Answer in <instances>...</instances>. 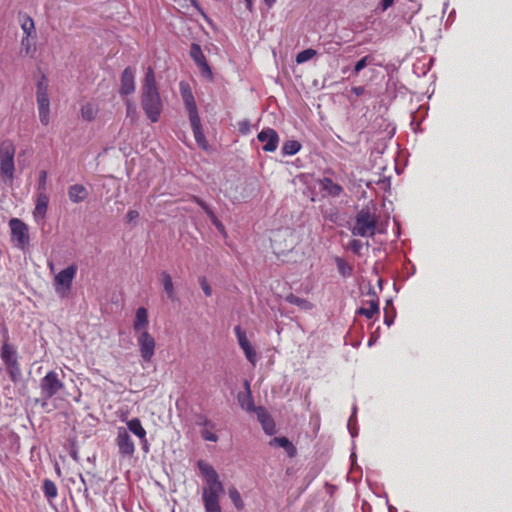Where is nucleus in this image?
<instances>
[{
	"label": "nucleus",
	"instance_id": "f257e3e1",
	"mask_svg": "<svg viewBox=\"0 0 512 512\" xmlns=\"http://www.w3.org/2000/svg\"><path fill=\"white\" fill-rule=\"evenodd\" d=\"M197 467L205 480V486L202 491L205 512H222L220 496L224 494V486L219 479L218 473L211 464L204 460H199Z\"/></svg>",
	"mask_w": 512,
	"mask_h": 512
},
{
	"label": "nucleus",
	"instance_id": "f03ea898",
	"mask_svg": "<svg viewBox=\"0 0 512 512\" xmlns=\"http://www.w3.org/2000/svg\"><path fill=\"white\" fill-rule=\"evenodd\" d=\"M378 216L374 205L362 208L355 217L351 230L354 236L373 237L376 234Z\"/></svg>",
	"mask_w": 512,
	"mask_h": 512
},
{
	"label": "nucleus",
	"instance_id": "7ed1b4c3",
	"mask_svg": "<svg viewBox=\"0 0 512 512\" xmlns=\"http://www.w3.org/2000/svg\"><path fill=\"white\" fill-rule=\"evenodd\" d=\"M15 146L11 140H4L0 143V176L9 182L14 178V156Z\"/></svg>",
	"mask_w": 512,
	"mask_h": 512
},
{
	"label": "nucleus",
	"instance_id": "20e7f679",
	"mask_svg": "<svg viewBox=\"0 0 512 512\" xmlns=\"http://www.w3.org/2000/svg\"><path fill=\"white\" fill-rule=\"evenodd\" d=\"M141 105L145 115L152 123L159 121L163 111V102L158 90L142 92Z\"/></svg>",
	"mask_w": 512,
	"mask_h": 512
},
{
	"label": "nucleus",
	"instance_id": "39448f33",
	"mask_svg": "<svg viewBox=\"0 0 512 512\" xmlns=\"http://www.w3.org/2000/svg\"><path fill=\"white\" fill-rule=\"evenodd\" d=\"M64 388L60 374L56 371H49L40 382L41 396L44 400L51 399Z\"/></svg>",
	"mask_w": 512,
	"mask_h": 512
},
{
	"label": "nucleus",
	"instance_id": "423d86ee",
	"mask_svg": "<svg viewBox=\"0 0 512 512\" xmlns=\"http://www.w3.org/2000/svg\"><path fill=\"white\" fill-rule=\"evenodd\" d=\"M77 274V266L72 264L61 270L54 278L55 290L58 294L64 296L72 287V282Z\"/></svg>",
	"mask_w": 512,
	"mask_h": 512
},
{
	"label": "nucleus",
	"instance_id": "0eeeda50",
	"mask_svg": "<svg viewBox=\"0 0 512 512\" xmlns=\"http://www.w3.org/2000/svg\"><path fill=\"white\" fill-rule=\"evenodd\" d=\"M12 238L16 240L17 246L24 248L29 244V233L27 225L18 218H12L9 221Z\"/></svg>",
	"mask_w": 512,
	"mask_h": 512
},
{
	"label": "nucleus",
	"instance_id": "6e6552de",
	"mask_svg": "<svg viewBox=\"0 0 512 512\" xmlns=\"http://www.w3.org/2000/svg\"><path fill=\"white\" fill-rule=\"evenodd\" d=\"M116 444L119 453L123 456L131 457L135 452V444L128 433V430L124 427L117 428Z\"/></svg>",
	"mask_w": 512,
	"mask_h": 512
},
{
	"label": "nucleus",
	"instance_id": "1a4fd4ad",
	"mask_svg": "<svg viewBox=\"0 0 512 512\" xmlns=\"http://www.w3.org/2000/svg\"><path fill=\"white\" fill-rule=\"evenodd\" d=\"M179 88L189 118L199 116L196 101L189 84L187 82L181 81Z\"/></svg>",
	"mask_w": 512,
	"mask_h": 512
},
{
	"label": "nucleus",
	"instance_id": "9d476101",
	"mask_svg": "<svg viewBox=\"0 0 512 512\" xmlns=\"http://www.w3.org/2000/svg\"><path fill=\"white\" fill-rule=\"evenodd\" d=\"M257 139L264 143L263 150L266 152H274L279 143V136L272 128H264L257 135Z\"/></svg>",
	"mask_w": 512,
	"mask_h": 512
},
{
	"label": "nucleus",
	"instance_id": "9b49d317",
	"mask_svg": "<svg viewBox=\"0 0 512 512\" xmlns=\"http://www.w3.org/2000/svg\"><path fill=\"white\" fill-rule=\"evenodd\" d=\"M6 370L13 382H17L21 378V368L18 363L17 354H1Z\"/></svg>",
	"mask_w": 512,
	"mask_h": 512
},
{
	"label": "nucleus",
	"instance_id": "f8f14e48",
	"mask_svg": "<svg viewBox=\"0 0 512 512\" xmlns=\"http://www.w3.org/2000/svg\"><path fill=\"white\" fill-rule=\"evenodd\" d=\"M190 56L199 67L203 75H207L209 77L212 76V72L207 63L206 57L200 47V45L193 43L190 48Z\"/></svg>",
	"mask_w": 512,
	"mask_h": 512
},
{
	"label": "nucleus",
	"instance_id": "ddd939ff",
	"mask_svg": "<svg viewBox=\"0 0 512 512\" xmlns=\"http://www.w3.org/2000/svg\"><path fill=\"white\" fill-rule=\"evenodd\" d=\"M39 119L43 125L50 123V102L48 93H36Z\"/></svg>",
	"mask_w": 512,
	"mask_h": 512
},
{
	"label": "nucleus",
	"instance_id": "4468645a",
	"mask_svg": "<svg viewBox=\"0 0 512 512\" xmlns=\"http://www.w3.org/2000/svg\"><path fill=\"white\" fill-rule=\"evenodd\" d=\"M135 91L134 73L131 67H126L121 75L119 92L121 95H130Z\"/></svg>",
	"mask_w": 512,
	"mask_h": 512
},
{
	"label": "nucleus",
	"instance_id": "2eb2a0df",
	"mask_svg": "<svg viewBox=\"0 0 512 512\" xmlns=\"http://www.w3.org/2000/svg\"><path fill=\"white\" fill-rule=\"evenodd\" d=\"M48 204H49L48 195L44 192H39L36 197L35 208L33 211V216H34L35 221L38 222V221H42L45 219L46 214H47Z\"/></svg>",
	"mask_w": 512,
	"mask_h": 512
},
{
	"label": "nucleus",
	"instance_id": "dca6fc26",
	"mask_svg": "<svg viewBox=\"0 0 512 512\" xmlns=\"http://www.w3.org/2000/svg\"><path fill=\"white\" fill-rule=\"evenodd\" d=\"M189 121L191 124V128H192L196 143L198 144V146L200 148L206 150L208 148V142L203 133L200 117L194 116L192 118H189Z\"/></svg>",
	"mask_w": 512,
	"mask_h": 512
},
{
	"label": "nucleus",
	"instance_id": "f3484780",
	"mask_svg": "<svg viewBox=\"0 0 512 512\" xmlns=\"http://www.w3.org/2000/svg\"><path fill=\"white\" fill-rule=\"evenodd\" d=\"M258 421L260 422L266 434L272 435L275 433V422L272 417L267 413L263 407H258L255 411Z\"/></svg>",
	"mask_w": 512,
	"mask_h": 512
},
{
	"label": "nucleus",
	"instance_id": "a211bd4d",
	"mask_svg": "<svg viewBox=\"0 0 512 512\" xmlns=\"http://www.w3.org/2000/svg\"><path fill=\"white\" fill-rule=\"evenodd\" d=\"M149 325L148 311L144 307H139L135 312V318L133 321V329L136 333L146 331Z\"/></svg>",
	"mask_w": 512,
	"mask_h": 512
},
{
	"label": "nucleus",
	"instance_id": "6ab92c4d",
	"mask_svg": "<svg viewBox=\"0 0 512 512\" xmlns=\"http://www.w3.org/2000/svg\"><path fill=\"white\" fill-rule=\"evenodd\" d=\"M245 392H241L238 394V402L241 406V408L251 412L256 411L257 408L254 405L253 397L251 395L250 391V384L248 381H245Z\"/></svg>",
	"mask_w": 512,
	"mask_h": 512
},
{
	"label": "nucleus",
	"instance_id": "aec40b11",
	"mask_svg": "<svg viewBox=\"0 0 512 512\" xmlns=\"http://www.w3.org/2000/svg\"><path fill=\"white\" fill-rule=\"evenodd\" d=\"M191 200L198 204L206 213V215L211 220L212 224L220 231H224V225L221 223V221L217 218L213 210L198 196L193 195L191 197Z\"/></svg>",
	"mask_w": 512,
	"mask_h": 512
},
{
	"label": "nucleus",
	"instance_id": "412c9836",
	"mask_svg": "<svg viewBox=\"0 0 512 512\" xmlns=\"http://www.w3.org/2000/svg\"><path fill=\"white\" fill-rule=\"evenodd\" d=\"M68 197L73 203L83 202L88 197V191L82 184H74L68 188Z\"/></svg>",
	"mask_w": 512,
	"mask_h": 512
},
{
	"label": "nucleus",
	"instance_id": "4be33fe9",
	"mask_svg": "<svg viewBox=\"0 0 512 512\" xmlns=\"http://www.w3.org/2000/svg\"><path fill=\"white\" fill-rule=\"evenodd\" d=\"M127 429L132 432L135 436H137L140 441L145 446L147 444V438H146V430L141 424V421L139 418H132L126 423Z\"/></svg>",
	"mask_w": 512,
	"mask_h": 512
},
{
	"label": "nucleus",
	"instance_id": "5701e85b",
	"mask_svg": "<svg viewBox=\"0 0 512 512\" xmlns=\"http://www.w3.org/2000/svg\"><path fill=\"white\" fill-rule=\"evenodd\" d=\"M319 185L322 191L333 197L339 196L343 191L341 185L335 183L331 178L328 177H324L323 179L319 180Z\"/></svg>",
	"mask_w": 512,
	"mask_h": 512
},
{
	"label": "nucleus",
	"instance_id": "b1692460",
	"mask_svg": "<svg viewBox=\"0 0 512 512\" xmlns=\"http://www.w3.org/2000/svg\"><path fill=\"white\" fill-rule=\"evenodd\" d=\"M160 278H161V283L163 285V289H164L167 297L171 301L176 300L177 299L176 291H175V287H174L171 275L167 271H162L160 274Z\"/></svg>",
	"mask_w": 512,
	"mask_h": 512
},
{
	"label": "nucleus",
	"instance_id": "393cba45",
	"mask_svg": "<svg viewBox=\"0 0 512 512\" xmlns=\"http://www.w3.org/2000/svg\"><path fill=\"white\" fill-rule=\"evenodd\" d=\"M138 333L139 335L137 341L140 346L141 352H154V338L147 331H141Z\"/></svg>",
	"mask_w": 512,
	"mask_h": 512
},
{
	"label": "nucleus",
	"instance_id": "a878e982",
	"mask_svg": "<svg viewBox=\"0 0 512 512\" xmlns=\"http://www.w3.org/2000/svg\"><path fill=\"white\" fill-rule=\"evenodd\" d=\"M269 445L283 448L289 457H294L297 453L295 446L287 437H275L269 442Z\"/></svg>",
	"mask_w": 512,
	"mask_h": 512
},
{
	"label": "nucleus",
	"instance_id": "bb28decb",
	"mask_svg": "<svg viewBox=\"0 0 512 512\" xmlns=\"http://www.w3.org/2000/svg\"><path fill=\"white\" fill-rule=\"evenodd\" d=\"M18 21L25 34V36L35 35V23L34 20L26 13H19Z\"/></svg>",
	"mask_w": 512,
	"mask_h": 512
},
{
	"label": "nucleus",
	"instance_id": "cd10ccee",
	"mask_svg": "<svg viewBox=\"0 0 512 512\" xmlns=\"http://www.w3.org/2000/svg\"><path fill=\"white\" fill-rule=\"evenodd\" d=\"M366 306L359 309V314L364 315L368 319H372L379 313V304L377 299H371L365 302Z\"/></svg>",
	"mask_w": 512,
	"mask_h": 512
},
{
	"label": "nucleus",
	"instance_id": "c85d7f7f",
	"mask_svg": "<svg viewBox=\"0 0 512 512\" xmlns=\"http://www.w3.org/2000/svg\"><path fill=\"white\" fill-rule=\"evenodd\" d=\"M99 112V107L95 103H86L81 108V117L83 120L91 122L95 120Z\"/></svg>",
	"mask_w": 512,
	"mask_h": 512
},
{
	"label": "nucleus",
	"instance_id": "c756f323",
	"mask_svg": "<svg viewBox=\"0 0 512 512\" xmlns=\"http://www.w3.org/2000/svg\"><path fill=\"white\" fill-rule=\"evenodd\" d=\"M238 343L243 350V352H253L252 346L247 338L246 331L241 328V326L237 325L234 328Z\"/></svg>",
	"mask_w": 512,
	"mask_h": 512
},
{
	"label": "nucleus",
	"instance_id": "7c9ffc66",
	"mask_svg": "<svg viewBox=\"0 0 512 512\" xmlns=\"http://www.w3.org/2000/svg\"><path fill=\"white\" fill-rule=\"evenodd\" d=\"M156 90H158V88H157V84H156L155 74H154L153 69L151 67H149L145 74L144 83L142 86V92L156 91Z\"/></svg>",
	"mask_w": 512,
	"mask_h": 512
},
{
	"label": "nucleus",
	"instance_id": "2f4dec72",
	"mask_svg": "<svg viewBox=\"0 0 512 512\" xmlns=\"http://www.w3.org/2000/svg\"><path fill=\"white\" fill-rule=\"evenodd\" d=\"M42 489H43V493L45 495V497L51 501L52 499H55L58 495V489H57V486L56 484L50 480V479H45L43 481V486H42Z\"/></svg>",
	"mask_w": 512,
	"mask_h": 512
},
{
	"label": "nucleus",
	"instance_id": "473e14b6",
	"mask_svg": "<svg viewBox=\"0 0 512 512\" xmlns=\"http://www.w3.org/2000/svg\"><path fill=\"white\" fill-rule=\"evenodd\" d=\"M335 263L338 269V272L341 274L342 277L348 278L352 276L353 273V267L343 258L336 257Z\"/></svg>",
	"mask_w": 512,
	"mask_h": 512
},
{
	"label": "nucleus",
	"instance_id": "72a5a7b5",
	"mask_svg": "<svg viewBox=\"0 0 512 512\" xmlns=\"http://www.w3.org/2000/svg\"><path fill=\"white\" fill-rule=\"evenodd\" d=\"M287 301L290 303V304H293L303 310H311L313 308V304L307 300V299H304V298H300L298 296H295L293 294L289 295L287 297Z\"/></svg>",
	"mask_w": 512,
	"mask_h": 512
},
{
	"label": "nucleus",
	"instance_id": "f704fd0d",
	"mask_svg": "<svg viewBox=\"0 0 512 512\" xmlns=\"http://www.w3.org/2000/svg\"><path fill=\"white\" fill-rule=\"evenodd\" d=\"M301 149V144L296 140L286 141L282 146V153L284 155H295Z\"/></svg>",
	"mask_w": 512,
	"mask_h": 512
},
{
	"label": "nucleus",
	"instance_id": "c9c22d12",
	"mask_svg": "<svg viewBox=\"0 0 512 512\" xmlns=\"http://www.w3.org/2000/svg\"><path fill=\"white\" fill-rule=\"evenodd\" d=\"M228 494L234 506L238 510H242L244 508V502L239 491L235 487H231L229 488Z\"/></svg>",
	"mask_w": 512,
	"mask_h": 512
},
{
	"label": "nucleus",
	"instance_id": "e433bc0d",
	"mask_svg": "<svg viewBox=\"0 0 512 512\" xmlns=\"http://www.w3.org/2000/svg\"><path fill=\"white\" fill-rule=\"evenodd\" d=\"M316 54L317 51L312 48L305 49L297 54L296 62L297 64L305 63L312 59Z\"/></svg>",
	"mask_w": 512,
	"mask_h": 512
},
{
	"label": "nucleus",
	"instance_id": "4c0bfd02",
	"mask_svg": "<svg viewBox=\"0 0 512 512\" xmlns=\"http://www.w3.org/2000/svg\"><path fill=\"white\" fill-rule=\"evenodd\" d=\"M30 37L31 36H24L21 40L22 50L25 52L26 55L35 51V47L31 43Z\"/></svg>",
	"mask_w": 512,
	"mask_h": 512
},
{
	"label": "nucleus",
	"instance_id": "58836bf2",
	"mask_svg": "<svg viewBox=\"0 0 512 512\" xmlns=\"http://www.w3.org/2000/svg\"><path fill=\"white\" fill-rule=\"evenodd\" d=\"M36 93H48V79L42 75L36 85Z\"/></svg>",
	"mask_w": 512,
	"mask_h": 512
},
{
	"label": "nucleus",
	"instance_id": "ea45409f",
	"mask_svg": "<svg viewBox=\"0 0 512 512\" xmlns=\"http://www.w3.org/2000/svg\"><path fill=\"white\" fill-rule=\"evenodd\" d=\"M47 171L45 170H42L40 173H39V177H38V190L39 192H44L46 193V181H47Z\"/></svg>",
	"mask_w": 512,
	"mask_h": 512
},
{
	"label": "nucleus",
	"instance_id": "a19ab883",
	"mask_svg": "<svg viewBox=\"0 0 512 512\" xmlns=\"http://www.w3.org/2000/svg\"><path fill=\"white\" fill-rule=\"evenodd\" d=\"M198 281H199V285H200L201 289L203 290L204 294L207 297H210L212 295V288H211L210 284L208 283L206 277L201 276V277H199Z\"/></svg>",
	"mask_w": 512,
	"mask_h": 512
},
{
	"label": "nucleus",
	"instance_id": "79ce46f5",
	"mask_svg": "<svg viewBox=\"0 0 512 512\" xmlns=\"http://www.w3.org/2000/svg\"><path fill=\"white\" fill-rule=\"evenodd\" d=\"M201 437L205 440V441H210V442H217L218 441V435L214 432H212L210 429H202L201 430Z\"/></svg>",
	"mask_w": 512,
	"mask_h": 512
},
{
	"label": "nucleus",
	"instance_id": "37998d69",
	"mask_svg": "<svg viewBox=\"0 0 512 512\" xmlns=\"http://www.w3.org/2000/svg\"><path fill=\"white\" fill-rule=\"evenodd\" d=\"M370 63V57L364 56L359 61L356 62L354 66V73L358 74L361 70H363Z\"/></svg>",
	"mask_w": 512,
	"mask_h": 512
},
{
	"label": "nucleus",
	"instance_id": "c03bdc74",
	"mask_svg": "<svg viewBox=\"0 0 512 512\" xmlns=\"http://www.w3.org/2000/svg\"><path fill=\"white\" fill-rule=\"evenodd\" d=\"M350 249L352 250V252H354L355 254L359 255L361 253V250L363 248V244L360 240L358 239H353L351 242H350Z\"/></svg>",
	"mask_w": 512,
	"mask_h": 512
},
{
	"label": "nucleus",
	"instance_id": "a18cd8bd",
	"mask_svg": "<svg viewBox=\"0 0 512 512\" xmlns=\"http://www.w3.org/2000/svg\"><path fill=\"white\" fill-rule=\"evenodd\" d=\"M196 423L198 426H204L206 428L209 427L213 429L215 427V425L205 416H199Z\"/></svg>",
	"mask_w": 512,
	"mask_h": 512
},
{
	"label": "nucleus",
	"instance_id": "49530a36",
	"mask_svg": "<svg viewBox=\"0 0 512 512\" xmlns=\"http://www.w3.org/2000/svg\"><path fill=\"white\" fill-rule=\"evenodd\" d=\"M139 218V212L136 210H129L125 216L126 223H132Z\"/></svg>",
	"mask_w": 512,
	"mask_h": 512
},
{
	"label": "nucleus",
	"instance_id": "de8ad7c7",
	"mask_svg": "<svg viewBox=\"0 0 512 512\" xmlns=\"http://www.w3.org/2000/svg\"><path fill=\"white\" fill-rule=\"evenodd\" d=\"M389 302H387V305L386 307L384 308V313H385V317H384V322L386 325L390 326L393 321H394V315H390L389 314Z\"/></svg>",
	"mask_w": 512,
	"mask_h": 512
},
{
	"label": "nucleus",
	"instance_id": "09e8293b",
	"mask_svg": "<svg viewBox=\"0 0 512 512\" xmlns=\"http://www.w3.org/2000/svg\"><path fill=\"white\" fill-rule=\"evenodd\" d=\"M239 131L242 134H247L250 131V123L248 121L239 122Z\"/></svg>",
	"mask_w": 512,
	"mask_h": 512
},
{
	"label": "nucleus",
	"instance_id": "8fccbe9b",
	"mask_svg": "<svg viewBox=\"0 0 512 512\" xmlns=\"http://www.w3.org/2000/svg\"><path fill=\"white\" fill-rule=\"evenodd\" d=\"M395 0H382L380 3L382 11L387 10L390 6L394 4Z\"/></svg>",
	"mask_w": 512,
	"mask_h": 512
},
{
	"label": "nucleus",
	"instance_id": "3c124183",
	"mask_svg": "<svg viewBox=\"0 0 512 512\" xmlns=\"http://www.w3.org/2000/svg\"><path fill=\"white\" fill-rule=\"evenodd\" d=\"M247 359L249 362L255 366L256 362L258 361V354H246Z\"/></svg>",
	"mask_w": 512,
	"mask_h": 512
},
{
	"label": "nucleus",
	"instance_id": "603ef678",
	"mask_svg": "<svg viewBox=\"0 0 512 512\" xmlns=\"http://www.w3.org/2000/svg\"><path fill=\"white\" fill-rule=\"evenodd\" d=\"M353 92L356 94V95H361L362 92H363V88L362 87H355L353 88Z\"/></svg>",
	"mask_w": 512,
	"mask_h": 512
},
{
	"label": "nucleus",
	"instance_id": "864d4df0",
	"mask_svg": "<svg viewBox=\"0 0 512 512\" xmlns=\"http://www.w3.org/2000/svg\"><path fill=\"white\" fill-rule=\"evenodd\" d=\"M245 2H246V6H247L248 10L252 11V9H253V2H252V0H245Z\"/></svg>",
	"mask_w": 512,
	"mask_h": 512
},
{
	"label": "nucleus",
	"instance_id": "5fc2aeb1",
	"mask_svg": "<svg viewBox=\"0 0 512 512\" xmlns=\"http://www.w3.org/2000/svg\"><path fill=\"white\" fill-rule=\"evenodd\" d=\"M264 2L267 4L268 7H272L276 0H264Z\"/></svg>",
	"mask_w": 512,
	"mask_h": 512
},
{
	"label": "nucleus",
	"instance_id": "6e6d98bb",
	"mask_svg": "<svg viewBox=\"0 0 512 512\" xmlns=\"http://www.w3.org/2000/svg\"><path fill=\"white\" fill-rule=\"evenodd\" d=\"M153 354H147V353H144L143 356H144V359L146 361L150 360V357L152 356Z\"/></svg>",
	"mask_w": 512,
	"mask_h": 512
},
{
	"label": "nucleus",
	"instance_id": "4d7b16f0",
	"mask_svg": "<svg viewBox=\"0 0 512 512\" xmlns=\"http://www.w3.org/2000/svg\"><path fill=\"white\" fill-rule=\"evenodd\" d=\"M48 266H49L51 271H54V264L53 263H48Z\"/></svg>",
	"mask_w": 512,
	"mask_h": 512
},
{
	"label": "nucleus",
	"instance_id": "13d9d810",
	"mask_svg": "<svg viewBox=\"0 0 512 512\" xmlns=\"http://www.w3.org/2000/svg\"><path fill=\"white\" fill-rule=\"evenodd\" d=\"M1 352H2V353L8 352V351H7V345H3V347H2V351H1Z\"/></svg>",
	"mask_w": 512,
	"mask_h": 512
},
{
	"label": "nucleus",
	"instance_id": "bf43d9fd",
	"mask_svg": "<svg viewBox=\"0 0 512 512\" xmlns=\"http://www.w3.org/2000/svg\"><path fill=\"white\" fill-rule=\"evenodd\" d=\"M191 2H192L193 4H195L194 0H191Z\"/></svg>",
	"mask_w": 512,
	"mask_h": 512
}]
</instances>
